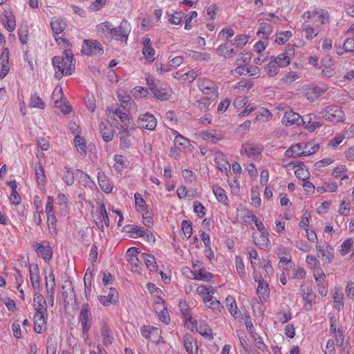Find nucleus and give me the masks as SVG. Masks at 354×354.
<instances>
[{
  "label": "nucleus",
  "instance_id": "nucleus-20",
  "mask_svg": "<svg viewBox=\"0 0 354 354\" xmlns=\"http://www.w3.org/2000/svg\"><path fill=\"white\" fill-rule=\"evenodd\" d=\"M111 113L116 115L124 125L133 124L132 118L127 113L123 112L120 108H115V109H113L112 108L107 109L106 115L108 117H110Z\"/></svg>",
  "mask_w": 354,
  "mask_h": 354
},
{
  "label": "nucleus",
  "instance_id": "nucleus-39",
  "mask_svg": "<svg viewBox=\"0 0 354 354\" xmlns=\"http://www.w3.org/2000/svg\"><path fill=\"white\" fill-rule=\"evenodd\" d=\"M295 174L297 178L301 179L303 181L307 180L310 176L308 170L306 168L304 163H300L297 165Z\"/></svg>",
  "mask_w": 354,
  "mask_h": 354
},
{
  "label": "nucleus",
  "instance_id": "nucleus-61",
  "mask_svg": "<svg viewBox=\"0 0 354 354\" xmlns=\"http://www.w3.org/2000/svg\"><path fill=\"white\" fill-rule=\"evenodd\" d=\"M143 258L145 262V264L147 267L150 270H154L156 268V262L155 261V259L153 256L147 254H143Z\"/></svg>",
  "mask_w": 354,
  "mask_h": 354
},
{
  "label": "nucleus",
  "instance_id": "nucleus-47",
  "mask_svg": "<svg viewBox=\"0 0 354 354\" xmlns=\"http://www.w3.org/2000/svg\"><path fill=\"white\" fill-rule=\"evenodd\" d=\"M280 68L272 59L266 65V71L269 77H274L279 73Z\"/></svg>",
  "mask_w": 354,
  "mask_h": 354
},
{
  "label": "nucleus",
  "instance_id": "nucleus-57",
  "mask_svg": "<svg viewBox=\"0 0 354 354\" xmlns=\"http://www.w3.org/2000/svg\"><path fill=\"white\" fill-rule=\"evenodd\" d=\"M19 39L23 44H26L28 41V30L26 25L21 26L18 30Z\"/></svg>",
  "mask_w": 354,
  "mask_h": 354
},
{
  "label": "nucleus",
  "instance_id": "nucleus-62",
  "mask_svg": "<svg viewBox=\"0 0 354 354\" xmlns=\"http://www.w3.org/2000/svg\"><path fill=\"white\" fill-rule=\"evenodd\" d=\"M155 50L151 46H144L142 49L143 55H145V58L150 62H152L155 59Z\"/></svg>",
  "mask_w": 354,
  "mask_h": 354
},
{
  "label": "nucleus",
  "instance_id": "nucleus-35",
  "mask_svg": "<svg viewBox=\"0 0 354 354\" xmlns=\"http://www.w3.org/2000/svg\"><path fill=\"white\" fill-rule=\"evenodd\" d=\"M133 252L138 253L137 249L135 248H131L129 249L127 254L130 256L129 261L131 266V270L133 272H138L139 271V266H138V258L136 255L133 254Z\"/></svg>",
  "mask_w": 354,
  "mask_h": 354
},
{
  "label": "nucleus",
  "instance_id": "nucleus-7",
  "mask_svg": "<svg viewBox=\"0 0 354 354\" xmlns=\"http://www.w3.org/2000/svg\"><path fill=\"white\" fill-rule=\"evenodd\" d=\"M89 311L90 307L88 304H84L82 306L79 317V319L82 327V333L84 335L87 334L91 328V324L89 323Z\"/></svg>",
  "mask_w": 354,
  "mask_h": 354
},
{
  "label": "nucleus",
  "instance_id": "nucleus-24",
  "mask_svg": "<svg viewBox=\"0 0 354 354\" xmlns=\"http://www.w3.org/2000/svg\"><path fill=\"white\" fill-rule=\"evenodd\" d=\"M183 344L189 354H197L198 346L195 339L189 334L183 336Z\"/></svg>",
  "mask_w": 354,
  "mask_h": 354
},
{
  "label": "nucleus",
  "instance_id": "nucleus-16",
  "mask_svg": "<svg viewBox=\"0 0 354 354\" xmlns=\"http://www.w3.org/2000/svg\"><path fill=\"white\" fill-rule=\"evenodd\" d=\"M33 303L35 313L47 314V304L40 292H35Z\"/></svg>",
  "mask_w": 354,
  "mask_h": 354
},
{
  "label": "nucleus",
  "instance_id": "nucleus-14",
  "mask_svg": "<svg viewBox=\"0 0 354 354\" xmlns=\"http://www.w3.org/2000/svg\"><path fill=\"white\" fill-rule=\"evenodd\" d=\"M100 334L104 346L108 347L112 344L114 341V336L111 329L104 322L101 323Z\"/></svg>",
  "mask_w": 354,
  "mask_h": 354
},
{
  "label": "nucleus",
  "instance_id": "nucleus-52",
  "mask_svg": "<svg viewBox=\"0 0 354 354\" xmlns=\"http://www.w3.org/2000/svg\"><path fill=\"white\" fill-rule=\"evenodd\" d=\"M46 280V288L47 292H51L52 293H55V275L53 273L52 271L50 272L48 277H45Z\"/></svg>",
  "mask_w": 354,
  "mask_h": 354
},
{
  "label": "nucleus",
  "instance_id": "nucleus-45",
  "mask_svg": "<svg viewBox=\"0 0 354 354\" xmlns=\"http://www.w3.org/2000/svg\"><path fill=\"white\" fill-rule=\"evenodd\" d=\"M29 105L31 108H38L41 109H44L46 106L45 103L36 93L31 95Z\"/></svg>",
  "mask_w": 354,
  "mask_h": 354
},
{
  "label": "nucleus",
  "instance_id": "nucleus-60",
  "mask_svg": "<svg viewBox=\"0 0 354 354\" xmlns=\"http://www.w3.org/2000/svg\"><path fill=\"white\" fill-rule=\"evenodd\" d=\"M118 97L124 109H130L131 106L133 104L130 96L124 95L121 93L118 94Z\"/></svg>",
  "mask_w": 354,
  "mask_h": 354
},
{
  "label": "nucleus",
  "instance_id": "nucleus-13",
  "mask_svg": "<svg viewBox=\"0 0 354 354\" xmlns=\"http://www.w3.org/2000/svg\"><path fill=\"white\" fill-rule=\"evenodd\" d=\"M99 129L104 141L108 142L113 140L114 129L108 120H104L101 122Z\"/></svg>",
  "mask_w": 354,
  "mask_h": 354
},
{
  "label": "nucleus",
  "instance_id": "nucleus-54",
  "mask_svg": "<svg viewBox=\"0 0 354 354\" xmlns=\"http://www.w3.org/2000/svg\"><path fill=\"white\" fill-rule=\"evenodd\" d=\"M125 127L121 126L120 128H118V136L119 138H128L133 133L135 127L133 124L124 125Z\"/></svg>",
  "mask_w": 354,
  "mask_h": 354
},
{
  "label": "nucleus",
  "instance_id": "nucleus-5",
  "mask_svg": "<svg viewBox=\"0 0 354 354\" xmlns=\"http://www.w3.org/2000/svg\"><path fill=\"white\" fill-rule=\"evenodd\" d=\"M262 152V147L260 145L246 142L241 146V154L247 156L254 159H257Z\"/></svg>",
  "mask_w": 354,
  "mask_h": 354
},
{
  "label": "nucleus",
  "instance_id": "nucleus-31",
  "mask_svg": "<svg viewBox=\"0 0 354 354\" xmlns=\"http://www.w3.org/2000/svg\"><path fill=\"white\" fill-rule=\"evenodd\" d=\"M268 235V231H265V234L260 233L259 237L253 236L254 243L261 248L268 249L270 243Z\"/></svg>",
  "mask_w": 354,
  "mask_h": 354
},
{
  "label": "nucleus",
  "instance_id": "nucleus-41",
  "mask_svg": "<svg viewBox=\"0 0 354 354\" xmlns=\"http://www.w3.org/2000/svg\"><path fill=\"white\" fill-rule=\"evenodd\" d=\"M47 215V225L48 227L49 232L51 235L55 236L57 234L56 223L57 218L55 213L46 214Z\"/></svg>",
  "mask_w": 354,
  "mask_h": 354
},
{
  "label": "nucleus",
  "instance_id": "nucleus-53",
  "mask_svg": "<svg viewBox=\"0 0 354 354\" xmlns=\"http://www.w3.org/2000/svg\"><path fill=\"white\" fill-rule=\"evenodd\" d=\"M301 297L304 301H312L315 295L313 293V291L312 288H304V285L301 286Z\"/></svg>",
  "mask_w": 354,
  "mask_h": 354
},
{
  "label": "nucleus",
  "instance_id": "nucleus-3",
  "mask_svg": "<svg viewBox=\"0 0 354 354\" xmlns=\"http://www.w3.org/2000/svg\"><path fill=\"white\" fill-rule=\"evenodd\" d=\"M198 87L204 95V97H207L212 101L217 100L218 87L213 82L203 80L199 82Z\"/></svg>",
  "mask_w": 354,
  "mask_h": 354
},
{
  "label": "nucleus",
  "instance_id": "nucleus-55",
  "mask_svg": "<svg viewBox=\"0 0 354 354\" xmlns=\"http://www.w3.org/2000/svg\"><path fill=\"white\" fill-rule=\"evenodd\" d=\"M75 174L76 177L78 178L79 182L84 186L88 185L90 183L92 182L90 176L87 174L82 171V170H75Z\"/></svg>",
  "mask_w": 354,
  "mask_h": 354
},
{
  "label": "nucleus",
  "instance_id": "nucleus-42",
  "mask_svg": "<svg viewBox=\"0 0 354 354\" xmlns=\"http://www.w3.org/2000/svg\"><path fill=\"white\" fill-rule=\"evenodd\" d=\"M179 308L182 312L187 323L189 322L191 324L196 323V320L193 319L189 313V308L186 302L180 301Z\"/></svg>",
  "mask_w": 354,
  "mask_h": 354
},
{
  "label": "nucleus",
  "instance_id": "nucleus-2",
  "mask_svg": "<svg viewBox=\"0 0 354 354\" xmlns=\"http://www.w3.org/2000/svg\"><path fill=\"white\" fill-rule=\"evenodd\" d=\"M308 144L297 143L291 146L286 152L285 155L287 157H300L307 156L315 153L319 148V144H315L311 147V150H307Z\"/></svg>",
  "mask_w": 354,
  "mask_h": 354
},
{
  "label": "nucleus",
  "instance_id": "nucleus-6",
  "mask_svg": "<svg viewBox=\"0 0 354 354\" xmlns=\"http://www.w3.org/2000/svg\"><path fill=\"white\" fill-rule=\"evenodd\" d=\"M295 57V48L292 46H288L284 53L278 55L274 57V61L281 68L287 66L290 60Z\"/></svg>",
  "mask_w": 354,
  "mask_h": 354
},
{
  "label": "nucleus",
  "instance_id": "nucleus-51",
  "mask_svg": "<svg viewBox=\"0 0 354 354\" xmlns=\"http://www.w3.org/2000/svg\"><path fill=\"white\" fill-rule=\"evenodd\" d=\"M136 205L138 207V210L142 212V214L145 213H148L147 209V205L145 201L142 198L141 195L138 193L135 194L134 195Z\"/></svg>",
  "mask_w": 354,
  "mask_h": 354
},
{
  "label": "nucleus",
  "instance_id": "nucleus-8",
  "mask_svg": "<svg viewBox=\"0 0 354 354\" xmlns=\"http://www.w3.org/2000/svg\"><path fill=\"white\" fill-rule=\"evenodd\" d=\"M140 333L143 337L153 342L158 343L162 339L160 330L156 327L143 326L140 329Z\"/></svg>",
  "mask_w": 354,
  "mask_h": 354
},
{
  "label": "nucleus",
  "instance_id": "nucleus-50",
  "mask_svg": "<svg viewBox=\"0 0 354 354\" xmlns=\"http://www.w3.org/2000/svg\"><path fill=\"white\" fill-rule=\"evenodd\" d=\"M35 175L38 183L44 185L46 182V176L44 167L40 162L35 165Z\"/></svg>",
  "mask_w": 354,
  "mask_h": 354
},
{
  "label": "nucleus",
  "instance_id": "nucleus-18",
  "mask_svg": "<svg viewBox=\"0 0 354 354\" xmlns=\"http://www.w3.org/2000/svg\"><path fill=\"white\" fill-rule=\"evenodd\" d=\"M254 278L256 281H259L258 287L257 288V293L259 296V298L261 301L266 300L270 292L268 289V284L262 279L260 274L259 276H257V274Z\"/></svg>",
  "mask_w": 354,
  "mask_h": 354
},
{
  "label": "nucleus",
  "instance_id": "nucleus-30",
  "mask_svg": "<svg viewBox=\"0 0 354 354\" xmlns=\"http://www.w3.org/2000/svg\"><path fill=\"white\" fill-rule=\"evenodd\" d=\"M333 299L335 303V308L338 310H341L344 307V294L340 288H335L333 294Z\"/></svg>",
  "mask_w": 354,
  "mask_h": 354
},
{
  "label": "nucleus",
  "instance_id": "nucleus-44",
  "mask_svg": "<svg viewBox=\"0 0 354 354\" xmlns=\"http://www.w3.org/2000/svg\"><path fill=\"white\" fill-rule=\"evenodd\" d=\"M75 145L78 152H80L82 155L85 156L86 154V145L84 141V139L77 135L74 139Z\"/></svg>",
  "mask_w": 354,
  "mask_h": 354
},
{
  "label": "nucleus",
  "instance_id": "nucleus-21",
  "mask_svg": "<svg viewBox=\"0 0 354 354\" xmlns=\"http://www.w3.org/2000/svg\"><path fill=\"white\" fill-rule=\"evenodd\" d=\"M63 92L62 88L60 86H57L54 89V91L53 93V98H57L55 100V104H57V106L59 107L61 109V111L64 113H68L71 111V106L68 104H63L62 101H59L58 98L62 99L63 97Z\"/></svg>",
  "mask_w": 354,
  "mask_h": 354
},
{
  "label": "nucleus",
  "instance_id": "nucleus-32",
  "mask_svg": "<svg viewBox=\"0 0 354 354\" xmlns=\"http://www.w3.org/2000/svg\"><path fill=\"white\" fill-rule=\"evenodd\" d=\"M214 275L211 272H207L205 269L198 268L196 269V273H193V279L209 281L213 278Z\"/></svg>",
  "mask_w": 354,
  "mask_h": 354
},
{
  "label": "nucleus",
  "instance_id": "nucleus-4",
  "mask_svg": "<svg viewBox=\"0 0 354 354\" xmlns=\"http://www.w3.org/2000/svg\"><path fill=\"white\" fill-rule=\"evenodd\" d=\"M320 113L323 118L330 122H339L344 118V112L336 106H327Z\"/></svg>",
  "mask_w": 354,
  "mask_h": 354
},
{
  "label": "nucleus",
  "instance_id": "nucleus-40",
  "mask_svg": "<svg viewBox=\"0 0 354 354\" xmlns=\"http://www.w3.org/2000/svg\"><path fill=\"white\" fill-rule=\"evenodd\" d=\"M3 22L4 27L9 32H12L15 29L16 21L15 17L11 14H5Z\"/></svg>",
  "mask_w": 354,
  "mask_h": 354
},
{
  "label": "nucleus",
  "instance_id": "nucleus-38",
  "mask_svg": "<svg viewBox=\"0 0 354 354\" xmlns=\"http://www.w3.org/2000/svg\"><path fill=\"white\" fill-rule=\"evenodd\" d=\"M301 28L306 33V38L309 40H312L316 37L319 32L318 28L313 27L309 24H303Z\"/></svg>",
  "mask_w": 354,
  "mask_h": 354
},
{
  "label": "nucleus",
  "instance_id": "nucleus-37",
  "mask_svg": "<svg viewBox=\"0 0 354 354\" xmlns=\"http://www.w3.org/2000/svg\"><path fill=\"white\" fill-rule=\"evenodd\" d=\"M272 32V26L266 22L260 24L259 29L257 30V35L261 36V38L266 39Z\"/></svg>",
  "mask_w": 354,
  "mask_h": 354
},
{
  "label": "nucleus",
  "instance_id": "nucleus-56",
  "mask_svg": "<svg viewBox=\"0 0 354 354\" xmlns=\"http://www.w3.org/2000/svg\"><path fill=\"white\" fill-rule=\"evenodd\" d=\"M216 101H212L207 97H203L201 100H197L195 105L202 111H206L209 109V107L212 104H215Z\"/></svg>",
  "mask_w": 354,
  "mask_h": 354
},
{
  "label": "nucleus",
  "instance_id": "nucleus-48",
  "mask_svg": "<svg viewBox=\"0 0 354 354\" xmlns=\"http://www.w3.org/2000/svg\"><path fill=\"white\" fill-rule=\"evenodd\" d=\"M174 145L180 150L185 149L189 146V141L186 138L178 134L174 139Z\"/></svg>",
  "mask_w": 354,
  "mask_h": 354
},
{
  "label": "nucleus",
  "instance_id": "nucleus-46",
  "mask_svg": "<svg viewBox=\"0 0 354 354\" xmlns=\"http://www.w3.org/2000/svg\"><path fill=\"white\" fill-rule=\"evenodd\" d=\"M216 52L219 55L223 56L225 58L232 57V56L236 53V51L233 48L229 49L227 44L220 45L216 48Z\"/></svg>",
  "mask_w": 354,
  "mask_h": 354
},
{
  "label": "nucleus",
  "instance_id": "nucleus-11",
  "mask_svg": "<svg viewBox=\"0 0 354 354\" xmlns=\"http://www.w3.org/2000/svg\"><path fill=\"white\" fill-rule=\"evenodd\" d=\"M129 32V24L127 21L123 20L119 26L113 27L111 37H114L117 40L127 39Z\"/></svg>",
  "mask_w": 354,
  "mask_h": 354
},
{
  "label": "nucleus",
  "instance_id": "nucleus-25",
  "mask_svg": "<svg viewBox=\"0 0 354 354\" xmlns=\"http://www.w3.org/2000/svg\"><path fill=\"white\" fill-rule=\"evenodd\" d=\"M46 315L35 313L34 325L35 330L37 333H42L46 328Z\"/></svg>",
  "mask_w": 354,
  "mask_h": 354
},
{
  "label": "nucleus",
  "instance_id": "nucleus-12",
  "mask_svg": "<svg viewBox=\"0 0 354 354\" xmlns=\"http://www.w3.org/2000/svg\"><path fill=\"white\" fill-rule=\"evenodd\" d=\"M138 125L140 128L146 129L148 130L155 129L157 125V121L155 117L149 113L141 115L138 120Z\"/></svg>",
  "mask_w": 354,
  "mask_h": 354
},
{
  "label": "nucleus",
  "instance_id": "nucleus-64",
  "mask_svg": "<svg viewBox=\"0 0 354 354\" xmlns=\"http://www.w3.org/2000/svg\"><path fill=\"white\" fill-rule=\"evenodd\" d=\"M252 338L254 339V343L255 346L260 351H264L266 349V346L264 344L262 338L258 335L257 333L252 334Z\"/></svg>",
  "mask_w": 354,
  "mask_h": 354
},
{
  "label": "nucleus",
  "instance_id": "nucleus-26",
  "mask_svg": "<svg viewBox=\"0 0 354 354\" xmlns=\"http://www.w3.org/2000/svg\"><path fill=\"white\" fill-rule=\"evenodd\" d=\"M35 248L37 254L42 257L45 261H49L52 257V250L48 245H43L36 243Z\"/></svg>",
  "mask_w": 354,
  "mask_h": 354
},
{
  "label": "nucleus",
  "instance_id": "nucleus-27",
  "mask_svg": "<svg viewBox=\"0 0 354 354\" xmlns=\"http://www.w3.org/2000/svg\"><path fill=\"white\" fill-rule=\"evenodd\" d=\"M98 184L100 188L106 193H110L112 192L113 185L109 182L106 176L102 172H98L97 174Z\"/></svg>",
  "mask_w": 354,
  "mask_h": 354
},
{
  "label": "nucleus",
  "instance_id": "nucleus-17",
  "mask_svg": "<svg viewBox=\"0 0 354 354\" xmlns=\"http://www.w3.org/2000/svg\"><path fill=\"white\" fill-rule=\"evenodd\" d=\"M301 120V116L293 111L292 110H289L286 111L283 117L281 119V122L283 124L288 126V125H293V124H300Z\"/></svg>",
  "mask_w": 354,
  "mask_h": 354
},
{
  "label": "nucleus",
  "instance_id": "nucleus-43",
  "mask_svg": "<svg viewBox=\"0 0 354 354\" xmlns=\"http://www.w3.org/2000/svg\"><path fill=\"white\" fill-rule=\"evenodd\" d=\"M213 192L219 202L225 205L227 204V196L226 195L225 191L223 189H222L220 187L216 186L213 187Z\"/></svg>",
  "mask_w": 354,
  "mask_h": 354
},
{
  "label": "nucleus",
  "instance_id": "nucleus-19",
  "mask_svg": "<svg viewBox=\"0 0 354 354\" xmlns=\"http://www.w3.org/2000/svg\"><path fill=\"white\" fill-rule=\"evenodd\" d=\"M201 136L205 140L209 141L212 143H216L223 140L225 137V134L220 131L209 130L202 131L201 133Z\"/></svg>",
  "mask_w": 354,
  "mask_h": 354
},
{
  "label": "nucleus",
  "instance_id": "nucleus-1",
  "mask_svg": "<svg viewBox=\"0 0 354 354\" xmlns=\"http://www.w3.org/2000/svg\"><path fill=\"white\" fill-rule=\"evenodd\" d=\"M73 55L70 50H64L62 56H55L52 63L55 68L58 69L55 73V77L59 80L64 75H70L75 69V63L73 61Z\"/></svg>",
  "mask_w": 354,
  "mask_h": 354
},
{
  "label": "nucleus",
  "instance_id": "nucleus-28",
  "mask_svg": "<svg viewBox=\"0 0 354 354\" xmlns=\"http://www.w3.org/2000/svg\"><path fill=\"white\" fill-rule=\"evenodd\" d=\"M317 250L321 254L322 257L324 258V261L327 263H330L334 259V250L330 246H326L322 248L320 245L316 246Z\"/></svg>",
  "mask_w": 354,
  "mask_h": 354
},
{
  "label": "nucleus",
  "instance_id": "nucleus-58",
  "mask_svg": "<svg viewBox=\"0 0 354 354\" xmlns=\"http://www.w3.org/2000/svg\"><path fill=\"white\" fill-rule=\"evenodd\" d=\"M292 32L290 31H285L279 32L277 35L275 42L278 44H285L291 37Z\"/></svg>",
  "mask_w": 354,
  "mask_h": 354
},
{
  "label": "nucleus",
  "instance_id": "nucleus-9",
  "mask_svg": "<svg viewBox=\"0 0 354 354\" xmlns=\"http://www.w3.org/2000/svg\"><path fill=\"white\" fill-rule=\"evenodd\" d=\"M95 222L101 231L104 230V225H109V218L104 203L100 204V210L95 213Z\"/></svg>",
  "mask_w": 354,
  "mask_h": 354
},
{
  "label": "nucleus",
  "instance_id": "nucleus-22",
  "mask_svg": "<svg viewBox=\"0 0 354 354\" xmlns=\"http://www.w3.org/2000/svg\"><path fill=\"white\" fill-rule=\"evenodd\" d=\"M214 160L221 172L227 173L230 169V165L225 158V156L220 151L214 153Z\"/></svg>",
  "mask_w": 354,
  "mask_h": 354
},
{
  "label": "nucleus",
  "instance_id": "nucleus-63",
  "mask_svg": "<svg viewBox=\"0 0 354 354\" xmlns=\"http://www.w3.org/2000/svg\"><path fill=\"white\" fill-rule=\"evenodd\" d=\"M181 226L184 235L186 236L187 239H189L192 234V223L184 220L182 222Z\"/></svg>",
  "mask_w": 354,
  "mask_h": 354
},
{
  "label": "nucleus",
  "instance_id": "nucleus-49",
  "mask_svg": "<svg viewBox=\"0 0 354 354\" xmlns=\"http://www.w3.org/2000/svg\"><path fill=\"white\" fill-rule=\"evenodd\" d=\"M188 55L192 59L197 61H208L211 57L209 53L194 50H189Z\"/></svg>",
  "mask_w": 354,
  "mask_h": 354
},
{
  "label": "nucleus",
  "instance_id": "nucleus-29",
  "mask_svg": "<svg viewBox=\"0 0 354 354\" xmlns=\"http://www.w3.org/2000/svg\"><path fill=\"white\" fill-rule=\"evenodd\" d=\"M113 28V26L111 23L105 21L97 26V31L101 36L111 37Z\"/></svg>",
  "mask_w": 354,
  "mask_h": 354
},
{
  "label": "nucleus",
  "instance_id": "nucleus-10",
  "mask_svg": "<svg viewBox=\"0 0 354 354\" xmlns=\"http://www.w3.org/2000/svg\"><path fill=\"white\" fill-rule=\"evenodd\" d=\"M82 52L86 55H102L103 48L97 41L84 40Z\"/></svg>",
  "mask_w": 354,
  "mask_h": 354
},
{
  "label": "nucleus",
  "instance_id": "nucleus-59",
  "mask_svg": "<svg viewBox=\"0 0 354 354\" xmlns=\"http://www.w3.org/2000/svg\"><path fill=\"white\" fill-rule=\"evenodd\" d=\"M299 77L300 76L298 75V73H297L296 72H294V71H291V72L286 73L285 75L281 78V80L283 83L290 84L293 83L294 82H295L297 80H298L299 78Z\"/></svg>",
  "mask_w": 354,
  "mask_h": 354
},
{
  "label": "nucleus",
  "instance_id": "nucleus-33",
  "mask_svg": "<svg viewBox=\"0 0 354 354\" xmlns=\"http://www.w3.org/2000/svg\"><path fill=\"white\" fill-rule=\"evenodd\" d=\"M194 327L196 328V330L203 336L208 338V339H212V333L211 328L205 323L201 322L198 325H197V323H194V324H192Z\"/></svg>",
  "mask_w": 354,
  "mask_h": 354
},
{
  "label": "nucleus",
  "instance_id": "nucleus-15",
  "mask_svg": "<svg viewBox=\"0 0 354 354\" xmlns=\"http://www.w3.org/2000/svg\"><path fill=\"white\" fill-rule=\"evenodd\" d=\"M30 279L32 286L35 292H40V276L37 265H29Z\"/></svg>",
  "mask_w": 354,
  "mask_h": 354
},
{
  "label": "nucleus",
  "instance_id": "nucleus-36",
  "mask_svg": "<svg viewBox=\"0 0 354 354\" xmlns=\"http://www.w3.org/2000/svg\"><path fill=\"white\" fill-rule=\"evenodd\" d=\"M154 97L160 100H167L171 95V90L167 88H157L152 93Z\"/></svg>",
  "mask_w": 354,
  "mask_h": 354
},
{
  "label": "nucleus",
  "instance_id": "nucleus-34",
  "mask_svg": "<svg viewBox=\"0 0 354 354\" xmlns=\"http://www.w3.org/2000/svg\"><path fill=\"white\" fill-rule=\"evenodd\" d=\"M50 26L53 32L58 35L64 31L66 27V24L62 19L57 17H53L51 19Z\"/></svg>",
  "mask_w": 354,
  "mask_h": 354
},
{
  "label": "nucleus",
  "instance_id": "nucleus-23",
  "mask_svg": "<svg viewBox=\"0 0 354 354\" xmlns=\"http://www.w3.org/2000/svg\"><path fill=\"white\" fill-rule=\"evenodd\" d=\"M9 53L5 49L0 55V78H4L10 70L8 62Z\"/></svg>",
  "mask_w": 354,
  "mask_h": 354
}]
</instances>
